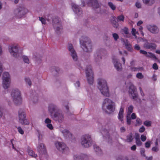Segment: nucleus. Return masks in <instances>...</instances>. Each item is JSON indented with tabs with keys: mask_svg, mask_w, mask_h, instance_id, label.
<instances>
[{
	"mask_svg": "<svg viewBox=\"0 0 160 160\" xmlns=\"http://www.w3.org/2000/svg\"><path fill=\"white\" fill-rule=\"evenodd\" d=\"M28 12V10L23 7L20 6L15 9L14 13L17 18H21Z\"/></svg>",
	"mask_w": 160,
	"mask_h": 160,
	"instance_id": "10",
	"label": "nucleus"
},
{
	"mask_svg": "<svg viewBox=\"0 0 160 160\" xmlns=\"http://www.w3.org/2000/svg\"><path fill=\"white\" fill-rule=\"evenodd\" d=\"M94 149L95 151L98 153H99L101 152V150L99 147L96 145H94L93 146Z\"/></svg>",
	"mask_w": 160,
	"mask_h": 160,
	"instance_id": "38",
	"label": "nucleus"
},
{
	"mask_svg": "<svg viewBox=\"0 0 160 160\" xmlns=\"http://www.w3.org/2000/svg\"><path fill=\"white\" fill-rule=\"evenodd\" d=\"M147 28L153 34L158 33L159 31L157 27L155 25H148L147 26Z\"/></svg>",
	"mask_w": 160,
	"mask_h": 160,
	"instance_id": "19",
	"label": "nucleus"
},
{
	"mask_svg": "<svg viewBox=\"0 0 160 160\" xmlns=\"http://www.w3.org/2000/svg\"><path fill=\"white\" fill-rule=\"evenodd\" d=\"M106 133V136H105V137L106 138V139L107 141L108 142H110L109 139L111 140V138H110V136L108 132L107 131H106V132L104 131L102 132V134H103V135L105 134Z\"/></svg>",
	"mask_w": 160,
	"mask_h": 160,
	"instance_id": "36",
	"label": "nucleus"
},
{
	"mask_svg": "<svg viewBox=\"0 0 160 160\" xmlns=\"http://www.w3.org/2000/svg\"><path fill=\"white\" fill-rule=\"evenodd\" d=\"M116 106L115 103L111 100L106 98L104 99L102 104V108L107 112L111 113L114 112Z\"/></svg>",
	"mask_w": 160,
	"mask_h": 160,
	"instance_id": "2",
	"label": "nucleus"
},
{
	"mask_svg": "<svg viewBox=\"0 0 160 160\" xmlns=\"http://www.w3.org/2000/svg\"><path fill=\"white\" fill-rule=\"evenodd\" d=\"M135 6L138 8H141V5L140 2L139 1H137L135 3Z\"/></svg>",
	"mask_w": 160,
	"mask_h": 160,
	"instance_id": "47",
	"label": "nucleus"
},
{
	"mask_svg": "<svg viewBox=\"0 0 160 160\" xmlns=\"http://www.w3.org/2000/svg\"><path fill=\"white\" fill-rule=\"evenodd\" d=\"M80 43L81 48L86 52H90L92 48V45L90 39L88 38L82 36L80 39Z\"/></svg>",
	"mask_w": 160,
	"mask_h": 160,
	"instance_id": "3",
	"label": "nucleus"
},
{
	"mask_svg": "<svg viewBox=\"0 0 160 160\" xmlns=\"http://www.w3.org/2000/svg\"><path fill=\"white\" fill-rule=\"evenodd\" d=\"M134 49L137 50H139L140 49V47L138 44H136L134 46Z\"/></svg>",
	"mask_w": 160,
	"mask_h": 160,
	"instance_id": "59",
	"label": "nucleus"
},
{
	"mask_svg": "<svg viewBox=\"0 0 160 160\" xmlns=\"http://www.w3.org/2000/svg\"><path fill=\"white\" fill-rule=\"evenodd\" d=\"M121 32L125 36L128 37V29L127 28H125L122 29L121 31Z\"/></svg>",
	"mask_w": 160,
	"mask_h": 160,
	"instance_id": "30",
	"label": "nucleus"
},
{
	"mask_svg": "<svg viewBox=\"0 0 160 160\" xmlns=\"http://www.w3.org/2000/svg\"><path fill=\"white\" fill-rule=\"evenodd\" d=\"M136 77L138 79H141L143 78V75L141 73H138L136 75Z\"/></svg>",
	"mask_w": 160,
	"mask_h": 160,
	"instance_id": "42",
	"label": "nucleus"
},
{
	"mask_svg": "<svg viewBox=\"0 0 160 160\" xmlns=\"http://www.w3.org/2000/svg\"><path fill=\"white\" fill-rule=\"evenodd\" d=\"M145 150L144 149V148L141 149L140 150V153H141V154L142 156H143L144 157H145Z\"/></svg>",
	"mask_w": 160,
	"mask_h": 160,
	"instance_id": "55",
	"label": "nucleus"
},
{
	"mask_svg": "<svg viewBox=\"0 0 160 160\" xmlns=\"http://www.w3.org/2000/svg\"><path fill=\"white\" fill-rule=\"evenodd\" d=\"M14 104L16 105H19L22 103V98L20 91L17 88L13 89L11 93Z\"/></svg>",
	"mask_w": 160,
	"mask_h": 160,
	"instance_id": "4",
	"label": "nucleus"
},
{
	"mask_svg": "<svg viewBox=\"0 0 160 160\" xmlns=\"http://www.w3.org/2000/svg\"><path fill=\"white\" fill-rule=\"evenodd\" d=\"M18 118L19 122L22 125H28L29 123L28 120L26 119V113L23 110L20 109L18 111Z\"/></svg>",
	"mask_w": 160,
	"mask_h": 160,
	"instance_id": "9",
	"label": "nucleus"
},
{
	"mask_svg": "<svg viewBox=\"0 0 160 160\" xmlns=\"http://www.w3.org/2000/svg\"><path fill=\"white\" fill-rule=\"evenodd\" d=\"M56 148L62 153L68 154L69 152V149L66 145L63 142L56 141L55 142Z\"/></svg>",
	"mask_w": 160,
	"mask_h": 160,
	"instance_id": "8",
	"label": "nucleus"
},
{
	"mask_svg": "<svg viewBox=\"0 0 160 160\" xmlns=\"http://www.w3.org/2000/svg\"><path fill=\"white\" fill-rule=\"evenodd\" d=\"M37 150L40 153L45 154L46 152V148L44 144L42 143H39L37 147Z\"/></svg>",
	"mask_w": 160,
	"mask_h": 160,
	"instance_id": "20",
	"label": "nucleus"
},
{
	"mask_svg": "<svg viewBox=\"0 0 160 160\" xmlns=\"http://www.w3.org/2000/svg\"><path fill=\"white\" fill-rule=\"evenodd\" d=\"M19 47L17 43H11L8 46V51L11 55L15 58H18L19 55Z\"/></svg>",
	"mask_w": 160,
	"mask_h": 160,
	"instance_id": "7",
	"label": "nucleus"
},
{
	"mask_svg": "<svg viewBox=\"0 0 160 160\" xmlns=\"http://www.w3.org/2000/svg\"><path fill=\"white\" fill-rule=\"evenodd\" d=\"M51 120L48 118H47L45 121V123L47 124V126L51 130L53 129L52 126L51 124Z\"/></svg>",
	"mask_w": 160,
	"mask_h": 160,
	"instance_id": "27",
	"label": "nucleus"
},
{
	"mask_svg": "<svg viewBox=\"0 0 160 160\" xmlns=\"http://www.w3.org/2000/svg\"><path fill=\"white\" fill-rule=\"evenodd\" d=\"M142 123V121L139 118H137L136 120V126H138L141 125Z\"/></svg>",
	"mask_w": 160,
	"mask_h": 160,
	"instance_id": "41",
	"label": "nucleus"
},
{
	"mask_svg": "<svg viewBox=\"0 0 160 160\" xmlns=\"http://www.w3.org/2000/svg\"><path fill=\"white\" fill-rule=\"evenodd\" d=\"M72 9L77 15H80L82 14V11L79 6L74 3H72L71 4Z\"/></svg>",
	"mask_w": 160,
	"mask_h": 160,
	"instance_id": "17",
	"label": "nucleus"
},
{
	"mask_svg": "<svg viewBox=\"0 0 160 160\" xmlns=\"http://www.w3.org/2000/svg\"><path fill=\"white\" fill-rule=\"evenodd\" d=\"M129 92L133 99H136L137 98V94L136 91V88L133 84H131L129 88Z\"/></svg>",
	"mask_w": 160,
	"mask_h": 160,
	"instance_id": "14",
	"label": "nucleus"
},
{
	"mask_svg": "<svg viewBox=\"0 0 160 160\" xmlns=\"http://www.w3.org/2000/svg\"><path fill=\"white\" fill-rule=\"evenodd\" d=\"M124 45L127 49L129 51H132V45L126 39L124 40Z\"/></svg>",
	"mask_w": 160,
	"mask_h": 160,
	"instance_id": "26",
	"label": "nucleus"
},
{
	"mask_svg": "<svg viewBox=\"0 0 160 160\" xmlns=\"http://www.w3.org/2000/svg\"><path fill=\"white\" fill-rule=\"evenodd\" d=\"M146 56L152 58L153 60H157V58L155 55L151 52H148L147 53Z\"/></svg>",
	"mask_w": 160,
	"mask_h": 160,
	"instance_id": "33",
	"label": "nucleus"
},
{
	"mask_svg": "<svg viewBox=\"0 0 160 160\" xmlns=\"http://www.w3.org/2000/svg\"><path fill=\"white\" fill-rule=\"evenodd\" d=\"M51 118L54 120L59 122H62L64 120V117L62 113L56 112Z\"/></svg>",
	"mask_w": 160,
	"mask_h": 160,
	"instance_id": "12",
	"label": "nucleus"
},
{
	"mask_svg": "<svg viewBox=\"0 0 160 160\" xmlns=\"http://www.w3.org/2000/svg\"><path fill=\"white\" fill-rule=\"evenodd\" d=\"M141 139L142 142H144L147 139L146 137L143 135H142L141 136Z\"/></svg>",
	"mask_w": 160,
	"mask_h": 160,
	"instance_id": "48",
	"label": "nucleus"
},
{
	"mask_svg": "<svg viewBox=\"0 0 160 160\" xmlns=\"http://www.w3.org/2000/svg\"><path fill=\"white\" fill-rule=\"evenodd\" d=\"M145 130V128L143 126H142L139 129V131L140 132L142 133L144 132Z\"/></svg>",
	"mask_w": 160,
	"mask_h": 160,
	"instance_id": "53",
	"label": "nucleus"
},
{
	"mask_svg": "<svg viewBox=\"0 0 160 160\" xmlns=\"http://www.w3.org/2000/svg\"><path fill=\"white\" fill-rule=\"evenodd\" d=\"M136 140V143L138 146H141L142 144V142L141 141L140 139H138L137 140Z\"/></svg>",
	"mask_w": 160,
	"mask_h": 160,
	"instance_id": "46",
	"label": "nucleus"
},
{
	"mask_svg": "<svg viewBox=\"0 0 160 160\" xmlns=\"http://www.w3.org/2000/svg\"><path fill=\"white\" fill-rule=\"evenodd\" d=\"M133 107L132 105H130L128 108L127 115L130 116L132 112Z\"/></svg>",
	"mask_w": 160,
	"mask_h": 160,
	"instance_id": "35",
	"label": "nucleus"
},
{
	"mask_svg": "<svg viewBox=\"0 0 160 160\" xmlns=\"http://www.w3.org/2000/svg\"><path fill=\"white\" fill-rule=\"evenodd\" d=\"M85 71L88 81L89 84H92L93 82V76L91 66H87Z\"/></svg>",
	"mask_w": 160,
	"mask_h": 160,
	"instance_id": "11",
	"label": "nucleus"
},
{
	"mask_svg": "<svg viewBox=\"0 0 160 160\" xmlns=\"http://www.w3.org/2000/svg\"><path fill=\"white\" fill-rule=\"evenodd\" d=\"M80 143L83 147L88 148L92 144L91 135L88 134L83 135L81 137Z\"/></svg>",
	"mask_w": 160,
	"mask_h": 160,
	"instance_id": "5",
	"label": "nucleus"
},
{
	"mask_svg": "<svg viewBox=\"0 0 160 160\" xmlns=\"http://www.w3.org/2000/svg\"><path fill=\"white\" fill-rule=\"evenodd\" d=\"M132 34L133 36H134L135 38L137 40L138 42H139L140 41L143 40L142 38H138L136 36V34H139L138 31H137L136 29L134 28H132Z\"/></svg>",
	"mask_w": 160,
	"mask_h": 160,
	"instance_id": "24",
	"label": "nucleus"
},
{
	"mask_svg": "<svg viewBox=\"0 0 160 160\" xmlns=\"http://www.w3.org/2000/svg\"><path fill=\"white\" fill-rule=\"evenodd\" d=\"M152 150L154 152H158V148L157 146L153 147L152 149Z\"/></svg>",
	"mask_w": 160,
	"mask_h": 160,
	"instance_id": "57",
	"label": "nucleus"
},
{
	"mask_svg": "<svg viewBox=\"0 0 160 160\" xmlns=\"http://www.w3.org/2000/svg\"><path fill=\"white\" fill-rule=\"evenodd\" d=\"M54 29L56 31V32L57 33H59L61 32L62 30V27H55V26H54Z\"/></svg>",
	"mask_w": 160,
	"mask_h": 160,
	"instance_id": "39",
	"label": "nucleus"
},
{
	"mask_svg": "<svg viewBox=\"0 0 160 160\" xmlns=\"http://www.w3.org/2000/svg\"><path fill=\"white\" fill-rule=\"evenodd\" d=\"M151 142L150 141L147 142L145 144V147L147 148H149L150 147Z\"/></svg>",
	"mask_w": 160,
	"mask_h": 160,
	"instance_id": "43",
	"label": "nucleus"
},
{
	"mask_svg": "<svg viewBox=\"0 0 160 160\" xmlns=\"http://www.w3.org/2000/svg\"><path fill=\"white\" fill-rule=\"evenodd\" d=\"M98 88L102 94L106 97H109L110 93L106 80L103 78H99L98 79Z\"/></svg>",
	"mask_w": 160,
	"mask_h": 160,
	"instance_id": "1",
	"label": "nucleus"
},
{
	"mask_svg": "<svg viewBox=\"0 0 160 160\" xmlns=\"http://www.w3.org/2000/svg\"><path fill=\"white\" fill-rule=\"evenodd\" d=\"M135 140L140 139V136L139 134L135 133Z\"/></svg>",
	"mask_w": 160,
	"mask_h": 160,
	"instance_id": "58",
	"label": "nucleus"
},
{
	"mask_svg": "<svg viewBox=\"0 0 160 160\" xmlns=\"http://www.w3.org/2000/svg\"><path fill=\"white\" fill-rule=\"evenodd\" d=\"M39 20L41 22L42 24H46V21L44 18H39Z\"/></svg>",
	"mask_w": 160,
	"mask_h": 160,
	"instance_id": "54",
	"label": "nucleus"
},
{
	"mask_svg": "<svg viewBox=\"0 0 160 160\" xmlns=\"http://www.w3.org/2000/svg\"><path fill=\"white\" fill-rule=\"evenodd\" d=\"M124 16L122 15H120L117 17V21H123L124 20Z\"/></svg>",
	"mask_w": 160,
	"mask_h": 160,
	"instance_id": "40",
	"label": "nucleus"
},
{
	"mask_svg": "<svg viewBox=\"0 0 160 160\" xmlns=\"http://www.w3.org/2000/svg\"><path fill=\"white\" fill-rule=\"evenodd\" d=\"M127 123L128 125H130L131 123V119L130 116L127 115Z\"/></svg>",
	"mask_w": 160,
	"mask_h": 160,
	"instance_id": "45",
	"label": "nucleus"
},
{
	"mask_svg": "<svg viewBox=\"0 0 160 160\" xmlns=\"http://www.w3.org/2000/svg\"><path fill=\"white\" fill-rule=\"evenodd\" d=\"M85 1L88 6H92L93 8H98L99 7L97 0H85Z\"/></svg>",
	"mask_w": 160,
	"mask_h": 160,
	"instance_id": "18",
	"label": "nucleus"
},
{
	"mask_svg": "<svg viewBox=\"0 0 160 160\" xmlns=\"http://www.w3.org/2000/svg\"><path fill=\"white\" fill-rule=\"evenodd\" d=\"M123 113L124 108L122 107H121L120 108L118 117L119 120L122 123H124Z\"/></svg>",
	"mask_w": 160,
	"mask_h": 160,
	"instance_id": "23",
	"label": "nucleus"
},
{
	"mask_svg": "<svg viewBox=\"0 0 160 160\" xmlns=\"http://www.w3.org/2000/svg\"><path fill=\"white\" fill-rule=\"evenodd\" d=\"M153 68L155 70H157L158 68V66L155 63L153 65Z\"/></svg>",
	"mask_w": 160,
	"mask_h": 160,
	"instance_id": "60",
	"label": "nucleus"
},
{
	"mask_svg": "<svg viewBox=\"0 0 160 160\" xmlns=\"http://www.w3.org/2000/svg\"><path fill=\"white\" fill-rule=\"evenodd\" d=\"M143 2L148 6H151L154 3L155 0H142Z\"/></svg>",
	"mask_w": 160,
	"mask_h": 160,
	"instance_id": "28",
	"label": "nucleus"
},
{
	"mask_svg": "<svg viewBox=\"0 0 160 160\" xmlns=\"http://www.w3.org/2000/svg\"><path fill=\"white\" fill-rule=\"evenodd\" d=\"M68 48L73 59L74 61H77L78 59V56L72 45L71 44H68Z\"/></svg>",
	"mask_w": 160,
	"mask_h": 160,
	"instance_id": "13",
	"label": "nucleus"
},
{
	"mask_svg": "<svg viewBox=\"0 0 160 160\" xmlns=\"http://www.w3.org/2000/svg\"><path fill=\"white\" fill-rule=\"evenodd\" d=\"M94 57L95 60L96 62L99 61L102 58L101 55L98 52H97L95 54Z\"/></svg>",
	"mask_w": 160,
	"mask_h": 160,
	"instance_id": "29",
	"label": "nucleus"
},
{
	"mask_svg": "<svg viewBox=\"0 0 160 160\" xmlns=\"http://www.w3.org/2000/svg\"><path fill=\"white\" fill-rule=\"evenodd\" d=\"M2 86L4 89H7L10 86L11 79L9 73L5 72L2 75Z\"/></svg>",
	"mask_w": 160,
	"mask_h": 160,
	"instance_id": "6",
	"label": "nucleus"
},
{
	"mask_svg": "<svg viewBox=\"0 0 160 160\" xmlns=\"http://www.w3.org/2000/svg\"><path fill=\"white\" fill-rule=\"evenodd\" d=\"M138 29H139V31L140 32L141 34L142 35V36H144V34L143 32L142 31V29H143L142 27L141 26H140V27Z\"/></svg>",
	"mask_w": 160,
	"mask_h": 160,
	"instance_id": "52",
	"label": "nucleus"
},
{
	"mask_svg": "<svg viewBox=\"0 0 160 160\" xmlns=\"http://www.w3.org/2000/svg\"><path fill=\"white\" fill-rule=\"evenodd\" d=\"M144 124L147 126H150L151 125V122L150 121H146L144 122Z\"/></svg>",
	"mask_w": 160,
	"mask_h": 160,
	"instance_id": "49",
	"label": "nucleus"
},
{
	"mask_svg": "<svg viewBox=\"0 0 160 160\" xmlns=\"http://www.w3.org/2000/svg\"><path fill=\"white\" fill-rule=\"evenodd\" d=\"M60 131L66 139H71L73 138V135L68 130L64 129Z\"/></svg>",
	"mask_w": 160,
	"mask_h": 160,
	"instance_id": "16",
	"label": "nucleus"
},
{
	"mask_svg": "<svg viewBox=\"0 0 160 160\" xmlns=\"http://www.w3.org/2000/svg\"><path fill=\"white\" fill-rule=\"evenodd\" d=\"M133 139V136L132 133H130L127 137L126 141L128 142L132 141Z\"/></svg>",
	"mask_w": 160,
	"mask_h": 160,
	"instance_id": "31",
	"label": "nucleus"
},
{
	"mask_svg": "<svg viewBox=\"0 0 160 160\" xmlns=\"http://www.w3.org/2000/svg\"><path fill=\"white\" fill-rule=\"evenodd\" d=\"M136 117L135 114L134 113H132L131 116V118L132 119H134Z\"/></svg>",
	"mask_w": 160,
	"mask_h": 160,
	"instance_id": "63",
	"label": "nucleus"
},
{
	"mask_svg": "<svg viewBox=\"0 0 160 160\" xmlns=\"http://www.w3.org/2000/svg\"><path fill=\"white\" fill-rule=\"evenodd\" d=\"M75 85L76 88L79 87L80 86L79 82L78 81L76 82L75 83Z\"/></svg>",
	"mask_w": 160,
	"mask_h": 160,
	"instance_id": "61",
	"label": "nucleus"
},
{
	"mask_svg": "<svg viewBox=\"0 0 160 160\" xmlns=\"http://www.w3.org/2000/svg\"><path fill=\"white\" fill-rule=\"evenodd\" d=\"M143 46L145 48L151 50L154 49L156 48V46L155 44L149 43L147 41L145 42Z\"/></svg>",
	"mask_w": 160,
	"mask_h": 160,
	"instance_id": "22",
	"label": "nucleus"
},
{
	"mask_svg": "<svg viewBox=\"0 0 160 160\" xmlns=\"http://www.w3.org/2000/svg\"><path fill=\"white\" fill-rule=\"evenodd\" d=\"M18 132L20 133L21 134H23V131L20 127H18Z\"/></svg>",
	"mask_w": 160,
	"mask_h": 160,
	"instance_id": "51",
	"label": "nucleus"
},
{
	"mask_svg": "<svg viewBox=\"0 0 160 160\" xmlns=\"http://www.w3.org/2000/svg\"><path fill=\"white\" fill-rule=\"evenodd\" d=\"M22 58L25 63L28 64L29 63V60L27 56L25 55L22 56Z\"/></svg>",
	"mask_w": 160,
	"mask_h": 160,
	"instance_id": "32",
	"label": "nucleus"
},
{
	"mask_svg": "<svg viewBox=\"0 0 160 160\" xmlns=\"http://www.w3.org/2000/svg\"><path fill=\"white\" fill-rule=\"evenodd\" d=\"M136 148V146L135 145H133L131 148V150L134 151Z\"/></svg>",
	"mask_w": 160,
	"mask_h": 160,
	"instance_id": "64",
	"label": "nucleus"
},
{
	"mask_svg": "<svg viewBox=\"0 0 160 160\" xmlns=\"http://www.w3.org/2000/svg\"><path fill=\"white\" fill-rule=\"evenodd\" d=\"M48 109L50 115L51 117H52L54 114L53 112L55 111L58 110V107L56 105L53 103H51L49 105Z\"/></svg>",
	"mask_w": 160,
	"mask_h": 160,
	"instance_id": "15",
	"label": "nucleus"
},
{
	"mask_svg": "<svg viewBox=\"0 0 160 160\" xmlns=\"http://www.w3.org/2000/svg\"><path fill=\"white\" fill-rule=\"evenodd\" d=\"M140 53L145 55L146 56L147 55L148 53V52L146 51L142 50H140Z\"/></svg>",
	"mask_w": 160,
	"mask_h": 160,
	"instance_id": "56",
	"label": "nucleus"
},
{
	"mask_svg": "<svg viewBox=\"0 0 160 160\" xmlns=\"http://www.w3.org/2000/svg\"><path fill=\"white\" fill-rule=\"evenodd\" d=\"M108 5L109 7L113 10H114L116 9V7L112 2H109L108 3Z\"/></svg>",
	"mask_w": 160,
	"mask_h": 160,
	"instance_id": "37",
	"label": "nucleus"
},
{
	"mask_svg": "<svg viewBox=\"0 0 160 160\" xmlns=\"http://www.w3.org/2000/svg\"><path fill=\"white\" fill-rule=\"evenodd\" d=\"M7 102H8V104L9 106H12V102H11L10 101V100H7Z\"/></svg>",
	"mask_w": 160,
	"mask_h": 160,
	"instance_id": "62",
	"label": "nucleus"
},
{
	"mask_svg": "<svg viewBox=\"0 0 160 160\" xmlns=\"http://www.w3.org/2000/svg\"><path fill=\"white\" fill-rule=\"evenodd\" d=\"M87 158V155L83 153L76 154L73 157L74 160H85Z\"/></svg>",
	"mask_w": 160,
	"mask_h": 160,
	"instance_id": "21",
	"label": "nucleus"
},
{
	"mask_svg": "<svg viewBox=\"0 0 160 160\" xmlns=\"http://www.w3.org/2000/svg\"><path fill=\"white\" fill-rule=\"evenodd\" d=\"M25 80L26 82L29 85H31V80L29 78L27 77L25 78Z\"/></svg>",
	"mask_w": 160,
	"mask_h": 160,
	"instance_id": "44",
	"label": "nucleus"
},
{
	"mask_svg": "<svg viewBox=\"0 0 160 160\" xmlns=\"http://www.w3.org/2000/svg\"><path fill=\"white\" fill-rule=\"evenodd\" d=\"M113 64L116 69L118 71H120L121 70L122 67L121 64L118 62L117 59L113 60Z\"/></svg>",
	"mask_w": 160,
	"mask_h": 160,
	"instance_id": "25",
	"label": "nucleus"
},
{
	"mask_svg": "<svg viewBox=\"0 0 160 160\" xmlns=\"http://www.w3.org/2000/svg\"><path fill=\"white\" fill-rule=\"evenodd\" d=\"M113 37L115 40L116 41L119 38L118 35L115 33H113L112 34Z\"/></svg>",
	"mask_w": 160,
	"mask_h": 160,
	"instance_id": "50",
	"label": "nucleus"
},
{
	"mask_svg": "<svg viewBox=\"0 0 160 160\" xmlns=\"http://www.w3.org/2000/svg\"><path fill=\"white\" fill-rule=\"evenodd\" d=\"M28 154L29 155L34 158H36L37 155L35 154L34 152L32 150H29L28 151Z\"/></svg>",
	"mask_w": 160,
	"mask_h": 160,
	"instance_id": "34",
	"label": "nucleus"
}]
</instances>
